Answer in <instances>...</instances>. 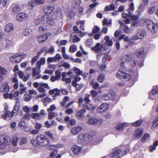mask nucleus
<instances>
[{
	"instance_id": "f257e3e1",
	"label": "nucleus",
	"mask_w": 158,
	"mask_h": 158,
	"mask_svg": "<svg viewBox=\"0 0 158 158\" xmlns=\"http://www.w3.org/2000/svg\"><path fill=\"white\" fill-rule=\"evenodd\" d=\"M45 62L44 58H41L36 63L37 67H35L32 69V74L33 77L35 79H38L40 78L41 75L40 73V68L41 65L44 64Z\"/></svg>"
},
{
	"instance_id": "f03ea898",
	"label": "nucleus",
	"mask_w": 158,
	"mask_h": 158,
	"mask_svg": "<svg viewBox=\"0 0 158 158\" xmlns=\"http://www.w3.org/2000/svg\"><path fill=\"white\" fill-rule=\"evenodd\" d=\"M37 140L39 146H46L50 143L49 139L44 135L37 136Z\"/></svg>"
},
{
	"instance_id": "7ed1b4c3",
	"label": "nucleus",
	"mask_w": 158,
	"mask_h": 158,
	"mask_svg": "<svg viewBox=\"0 0 158 158\" xmlns=\"http://www.w3.org/2000/svg\"><path fill=\"white\" fill-rule=\"evenodd\" d=\"M116 76L117 78L122 80L125 79L126 81H128L131 78L130 74L125 73L120 69L118 71L116 74Z\"/></svg>"
},
{
	"instance_id": "20e7f679",
	"label": "nucleus",
	"mask_w": 158,
	"mask_h": 158,
	"mask_svg": "<svg viewBox=\"0 0 158 158\" xmlns=\"http://www.w3.org/2000/svg\"><path fill=\"white\" fill-rule=\"evenodd\" d=\"M132 56V55L131 54L128 53L121 57L120 58V60L121 61L120 67L122 69L124 70L126 69L124 63L127 61H129Z\"/></svg>"
},
{
	"instance_id": "39448f33",
	"label": "nucleus",
	"mask_w": 158,
	"mask_h": 158,
	"mask_svg": "<svg viewBox=\"0 0 158 158\" xmlns=\"http://www.w3.org/2000/svg\"><path fill=\"white\" fill-rule=\"evenodd\" d=\"M103 122V119L102 118H92L88 120L87 123L89 125L100 126L102 124Z\"/></svg>"
},
{
	"instance_id": "423d86ee",
	"label": "nucleus",
	"mask_w": 158,
	"mask_h": 158,
	"mask_svg": "<svg viewBox=\"0 0 158 158\" xmlns=\"http://www.w3.org/2000/svg\"><path fill=\"white\" fill-rule=\"evenodd\" d=\"M26 56V55L24 54L19 53L15 54L10 58V60L12 62L14 61L16 63L19 62L22 59Z\"/></svg>"
},
{
	"instance_id": "0eeeda50",
	"label": "nucleus",
	"mask_w": 158,
	"mask_h": 158,
	"mask_svg": "<svg viewBox=\"0 0 158 158\" xmlns=\"http://www.w3.org/2000/svg\"><path fill=\"white\" fill-rule=\"evenodd\" d=\"M147 27L148 30L152 33L156 32L157 30V27L156 24H154V23L151 20H148L147 22Z\"/></svg>"
},
{
	"instance_id": "6e6552de",
	"label": "nucleus",
	"mask_w": 158,
	"mask_h": 158,
	"mask_svg": "<svg viewBox=\"0 0 158 158\" xmlns=\"http://www.w3.org/2000/svg\"><path fill=\"white\" fill-rule=\"evenodd\" d=\"M29 17L28 14L24 12H20L17 15L16 19L19 22H21L28 19Z\"/></svg>"
},
{
	"instance_id": "1a4fd4ad",
	"label": "nucleus",
	"mask_w": 158,
	"mask_h": 158,
	"mask_svg": "<svg viewBox=\"0 0 158 158\" xmlns=\"http://www.w3.org/2000/svg\"><path fill=\"white\" fill-rule=\"evenodd\" d=\"M9 137L5 135H2L0 136V142L2 144L0 145V149L3 148L6 146L8 142Z\"/></svg>"
},
{
	"instance_id": "9d476101",
	"label": "nucleus",
	"mask_w": 158,
	"mask_h": 158,
	"mask_svg": "<svg viewBox=\"0 0 158 158\" xmlns=\"http://www.w3.org/2000/svg\"><path fill=\"white\" fill-rule=\"evenodd\" d=\"M48 16L45 15L42 16L35 20V24L36 25H38L46 23L47 21V20L48 19Z\"/></svg>"
},
{
	"instance_id": "9b49d317",
	"label": "nucleus",
	"mask_w": 158,
	"mask_h": 158,
	"mask_svg": "<svg viewBox=\"0 0 158 158\" xmlns=\"http://www.w3.org/2000/svg\"><path fill=\"white\" fill-rule=\"evenodd\" d=\"M14 25L12 23H9L6 24L4 27V30L6 33L12 32L14 30Z\"/></svg>"
},
{
	"instance_id": "f8f14e48",
	"label": "nucleus",
	"mask_w": 158,
	"mask_h": 158,
	"mask_svg": "<svg viewBox=\"0 0 158 158\" xmlns=\"http://www.w3.org/2000/svg\"><path fill=\"white\" fill-rule=\"evenodd\" d=\"M139 40V39L135 35L132 36L129 40V41L128 42V46L126 45L125 46V47L126 48H129V46H131V47L133 46L134 45L136 44V41Z\"/></svg>"
},
{
	"instance_id": "ddd939ff",
	"label": "nucleus",
	"mask_w": 158,
	"mask_h": 158,
	"mask_svg": "<svg viewBox=\"0 0 158 158\" xmlns=\"http://www.w3.org/2000/svg\"><path fill=\"white\" fill-rule=\"evenodd\" d=\"M54 9V7L53 6L46 5L44 6L43 11L45 13L50 14L53 11Z\"/></svg>"
},
{
	"instance_id": "4468645a",
	"label": "nucleus",
	"mask_w": 158,
	"mask_h": 158,
	"mask_svg": "<svg viewBox=\"0 0 158 158\" xmlns=\"http://www.w3.org/2000/svg\"><path fill=\"white\" fill-rule=\"evenodd\" d=\"M109 108V104L106 103H104L102 104L97 109V111L99 113L105 111Z\"/></svg>"
},
{
	"instance_id": "2eb2a0df",
	"label": "nucleus",
	"mask_w": 158,
	"mask_h": 158,
	"mask_svg": "<svg viewBox=\"0 0 158 158\" xmlns=\"http://www.w3.org/2000/svg\"><path fill=\"white\" fill-rule=\"evenodd\" d=\"M52 16L54 19H58L61 18L62 16V10L60 8L57 9Z\"/></svg>"
},
{
	"instance_id": "dca6fc26",
	"label": "nucleus",
	"mask_w": 158,
	"mask_h": 158,
	"mask_svg": "<svg viewBox=\"0 0 158 158\" xmlns=\"http://www.w3.org/2000/svg\"><path fill=\"white\" fill-rule=\"evenodd\" d=\"M146 34V31L143 29L139 30L137 34L135 35L139 39H142L144 37Z\"/></svg>"
},
{
	"instance_id": "f3484780",
	"label": "nucleus",
	"mask_w": 158,
	"mask_h": 158,
	"mask_svg": "<svg viewBox=\"0 0 158 158\" xmlns=\"http://www.w3.org/2000/svg\"><path fill=\"white\" fill-rule=\"evenodd\" d=\"M85 112L84 109H82L80 110L77 111L76 113V118L80 119L84 118L85 117L84 113Z\"/></svg>"
},
{
	"instance_id": "a211bd4d",
	"label": "nucleus",
	"mask_w": 158,
	"mask_h": 158,
	"mask_svg": "<svg viewBox=\"0 0 158 158\" xmlns=\"http://www.w3.org/2000/svg\"><path fill=\"white\" fill-rule=\"evenodd\" d=\"M11 113L9 111H7L4 114L1 116V118H3L6 120H9L10 119L14 116H12Z\"/></svg>"
},
{
	"instance_id": "6ab92c4d",
	"label": "nucleus",
	"mask_w": 158,
	"mask_h": 158,
	"mask_svg": "<svg viewBox=\"0 0 158 158\" xmlns=\"http://www.w3.org/2000/svg\"><path fill=\"white\" fill-rule=\"evenodd\" d=\"M50 35V33H48L45 35H42L39 37L38 39L39 43H41L45 42L47 39L48 36Z\"/></svg>"
},
{
	"instance_id": "aec40b11",
	"label": "nucleus",
	"mask_w": 158,
	"mask_h": 158,
	"mask_svg": "<svg viewBox=\"0 0 158 158\" xmlns=\"http://www.w3.org/2000/svg\"><path fill=\"white\" fill-rule=\"evenodd\" d=\"M44 1V0H33L29 2V5L32 7H33L35 6V4L37 5L43 4Z\"/></svg>"
},
{
	"instance_id": "412c9836",
	"label": "nucleus",
	"mask_w": 158,
	"mask_h": 158,
	"mask_svg": "<svg viewBox=\"0 0 158 158\" xmlns=\"http://www.w3.org/2000/svg\"><path fill=\"white\" fill-rule=\"evenodd\" d=\"M19 103L16 102L13 110L11 112V114H12V116L16 115L19 112Z\"/></svg>"
},
{
	"instance_id": "4be33fe9",
	"label": "nucleus",
	"mask_w": 158,
	"mask_h": 158,
	"mask_svg": "<svg viewBox=\"0 0 158 158\" xmlns=\"http://www.w3.org/2000/svg\"><path fill=\"white\" fill-rule=\"evenodd\" d=\"M81 127L77 126L72 128L71 132L73 135H75L78 133L81 130Z\"/></svg>"
},
{
	"instance_id": "5701e85b",
	"label": "nucleus",
	"mask_w": 158,
	"mask_h": 158,
	"mask_svg": "<svg viewBox=\"0 0 158 158\" xmlns=\"http://www.w3.org/2000/svg\"><path fill=\"white\" fill-rule=\"evenodd\" d=\"M134 3L133 2H132L130 5L129 8L127 9L128 15L129 16H131L132 15V13L134 11Z\"/></svg>"
},
{
	"instance_id": "b1692460",
	"label": "nucleus",
	"mask_w": 158,
	"mask_h": 158,
	"mask_svg": "<svg viewBox=\"0 0 158 158\" xmlns=\"http://www.w3.org/2000/svg\"><path fill=\"white\" fill-rule=\"evenodd\" d=\"M128 125V124L126 123H123L118 124L116 127V129L118 131H121L123 130L125 127Z\"/></svg>"
},
{
	"instance_id": "393cba45",
	"label": "nucleus",
	"mask_w": 158,
	"mask_h": 158,
	"mask_svg": "<svg viewBox=\"0 0 158 158\" xmlns=\"http://www.w3.org/2000/svg\"><path fill=\"white\" fill-rule=\"evenodd\" d=\"M9 90V88L8 83L7 82H6L3 83L2 87L0 89V91L2 92L5 91L8 92Z\"/></svg>"
},
{
	"instance_id": "a878e982",
	"label": "nucleus",
	"mask_w": 158,
	"mask_h": 158,
	"mask_svg": "<svg viewBox=\"0 0 158 158\" xmlns=\"http://www.w3.org/2000/svg\"><path fill=\"white\" fill-rule=\"evenodd\" d=\"M81 150V148L77 145H73L72 148V150L75 154H77Z\"/></svg>"
},
{
	"instance_id": "bb28decb",
	"label": "nucleus",
	"mask_w": 158,
	"mask_h": 158,
	"mask_svg": "<svg viewBox=\"0 0 158 158\" xmlns=\"http://www.w3.org/2000/svg\"><path fill=\"white\" fill-rule=\"evenodd\" d=\"M31 116L33 118L36 120L42 119L44 118L43 115L40 114L39 113H33L31 114Z\"/></svg>"
},
{
	"instance_id": "cd10ccee",
	"label": "nucleus",
	"mask_w": 158,
	"mask_h": 158,
	"mask_svg": "<svg viewBox=\"0 0 158 158\" xmlns=\"http://www.w3.org/2000/svg\"><path fill=\"white\" fill-rule=\"evenodd\" d=\"M122 151L118 149L115 151L113 153L111 154V156L113 157L116 156L115 158H120L119 155H121Z\"/></svg>"
},
{
	"instance_id": "c85d7f7f",
	"label": "nucleus",
	"mask_w": 158,
	"mask_h": 158,
	"mask_svg": "<svg viewBox=\"0 0 158 158\" xmlns=\"http://www.w3.org/2000/svg\"><path fill=\"white\" fill-rule=\"evenodd\" d=\"M143 132V131L142 129H137L135 131V135L136 138L138 139L142 135Z\"/></svg>"
},
{
	"instance_id": "c756f323",
	"label": "nucleus",
	"mask_w": 158,
	"mask_h": 158,
	"mask_svg": "<svg viewBox=\"0 0 158 158\" xmlns=\"http://www.w3.org/2000/svg\"><path fill=\"white\" fill-rule=\"evenodd\" d=\"M12 41L9 38L6 39V44L5 47L6 49H8L12 45Z\"/></svg>"
},
{
	"instance_id": "7c9ffc66",
	"label": "nucleus",
	"mask_w": 158,
	"mask_h": 158,
	"mask_svg": "<svg viewBox=\"0 0 158 158\" xmlns=\"http://www.w3.org/2000/svg\"><path fill=\"white\" fill-rule=\"evenodd\" d=\"M19 94V92L18 91L13 92L10 93V99H16Z\"/></svg>"
},
{
	"instance_id": "2f4dec72",
	"label": "nucleus",
	"mask_w": 158,
	"mask_h": 158,
	"mask_svg": "<svg viewBox=\"0 0 158 158\" xmlns=\"http://www.w3.org/2000/svg\"><path fill=\"white\" fill-rule=\"evenodd\" d=\"M21 10V8L18 5H16L14 6L12 8L11 11L12 13L16 14L18 13Z\"/></svg>"
},
{
	"instance_id": "473e14b6",
	"label": "nucleus",
	"mask_w": 158,
	"mask_h": 158,
	"mask_svg": "<svg viewBox=\"0 0 158 158\" xmlns=\"http://www.w3.org/2000/svg\"><path fill=\"white\" fill-rule=\"evenodd\" d=\"M102 98L105 101L114 100V98H111L108 93L104 94L102 96Z\"/></svg>"
},
{
	"instance_id": "72a5a7b5",
	"label": "nucleus",
	"mask_w": 158,
	"mask_h": 158,
	"mask_svg": "<svg viewBox=\"0 0 158 158\" xmlns=\"http://www.w3.org/2000/svg\"><path fill=\"white\" fill-rule=\"evenodd\" d=\"M102 48V46L100 44L97 43L95 46L92 48V50H94L96 52H99Z\"/></svg>"
},
{
	"instance_id": "f704fd0d",
	"label": "nucleus",
	"mask_w": 158,
	"mask_h": 158,
	"mask_svg": "<svg viewBox=\"0 0 158 158\" xmlns=\"http://www.w3.org/2000/svg\"><path fill=\"white\" fill-rule=\"evenodd\" d=\"M104 40L106 41V44L107 45L111 46L112 45V40L110 39L109 36H106L104 38Z\"/></svg>"
},
{
	"instance_id": "c9c22d12",
	"label": "nucleus",
	"mask_w": 158,
	"mask_h": 158,
	"mask_svg": "<svg viewBox=\"0 0 158 158\" xmlns=\"http://www.w3.org/2000/svg\"><path fill=\"white\" fill-rule=\"evenodd\" d=\"M144 53V49L143 48H141L138 50L136 53V54L138 57H141L143 56Z\"/></svg>"
},
{
	"instance_id": "e433bc0d",
	"label": "nucleus",
	"mask_w": 158,
	"mask_h": 158,
	"mask_svg": "<svg viewBox=\"0 0 158 158\" xmlns=\"http://www.w3.org/2000/svg\"><path fill=\"white\" fill-rule=\"evenodd\" d=\"M56 75L55 76L52 77L50 78V80L51 81L54 82L55 81L58 80L60 77V75L59 73H57L56 72Z\"/></svg>"
},
{
	"instance_id": "4c0bfd02",
	"label": "nucleus",
	"mask_w": 158,
	"mask_h": 158,
	"mask_svg": "<svg viewBox=\"0 0 158 158\" xmlns=\"http://www.w3.org/2000/svg\"><path fill=\"white\" fill-rule=\"evenodd\" d=\"M81 0H74L72 2V6L76 8L78 7L81 3Z\"/></svg>"
},
{
	"instance_id": "58836bf2",
	"label": "nucleus",
	"mask_w": 158,
	"mask_h": 158,
	"mask_svg": "<svg viewBox=\"0 0 158 158\" xmlns=\"http://www.w3.org/2000/svg\"><path fill=\"white\" fill-rule=\"evenodd\" d=\"M129 62V64L131 65V66L133 67L136 65L137 63V61L136 60H135L133 56H132Z\"/></svg>"
},
{
	"instance_id": "ea45409f",
	"label": "nucleus",
	"mask_w": 158,
	"mask_h": 158,
	"mask_svg": "<svg viewBox=\"0 0 158 158\" xmlns=\"http://www.w3.org/2000/svg\"><path fill=\"white\" fill-rule=\"evenodd\" d=\"M87 134H80L78 136V141L80 142L83 143L84 139L85 137H87Z\"/></svg>"
},
{
	"instance_id": "a19ab883",
	"label": "nucleus",
	"mask_w": 158,
	"mask_h": 158,
	"mask_svg": "<svg viewBox=\"0 0 158 158\" xmlns=\"http://www.w3.org/2000/svg\"><path fill=\"white\" fill-rule=\"evenodd\" d=\"M31 31V29L28 28H26L23 31V35L26 36H29Z\"/></svg>"
},
{
	"instance_id": "79ce46f5",
	"label": "nucleus",
	"mask_w": 158,
	"mask_h": 158,
	"mask_svg": "<svg viewBox=\"0 0 158 158\" xmlns=\"http://www.w3.org/2000/svg\"><path fill=\"white\" fill-rule=\"evenodd\" d=\"M123 39L126 42H129V38L127 36H126L124 35H120L118 37V40H121Z\"/></svg>"
},
{
	"instance_id": "37998d69",
	"label": "nucleus",
	"mask_w": 158,
	"mask_h": 158,
	"mask_svg": "<svg viewBox=\"0 0 158 158\" xmlns=\"http://www.w3.org/2000/svg\"><path fill=\"white\" fill-rule=\"evenodd\" d=\"M115 7L113 4H111L109 6H106L105 8V11H107L110 10H114L115 9Z\"/></svg>"
},
{
	"instance_id": "c03bdc74",
	"label": "nucleus",
	"mask_w": 158,
	"mask_h": 158,
	"mask_svg": "<svg viewBox=\"0 0 158 158\" xmlns=\"http://www.w3.org/2000/svg\"><path fill=\"white\" fill-rule=\"evenodd\" d=\"M158 145V141H156L154 143L153 145H151L149 148V150L150 152H152L156 148V147Z\"/></svg>"
},
{
	"instance_id": "a18cd8bd",
	"label": "nucleus",
	"mask_w": 158,
	"mask_h": 158,
	"mask_svg": "<svg viewBox=\"0 0 158 158\" xmlns=\"http://www.w3.org/2000/svg\"><path fill=\"white\" fill-rule=\"evenodd\" d=\"M57 113H54L52 111L49 112L48 113V118L51 119L57 116Z\"/></svg>"
},
{
	"instance_id": "49530a36",
	"label": "nucleus",
	"mask_w": 158,
	"mask_h": 158,
	"mask_svg": "<svg viewBox=\"0 0 158 158\" xmlns=\"http://www.w3.org/2000/svg\"><path fill=\"white\" fill-rule=\"evenodd\" d=\"M90 97V95L89 94H85L84 100L85 103H89L91 102V100L89 99V98Z\"/></svg>"
},
{
	"instance_id": "de8ad7c7",
	"label": "nucleus",
	"mask_w": 158,
	"mask_h": 158,
	"mask_svg": "<svg viewBox=\"0 0 158 158\" xmlns=\"http://www.w3.org/2000/svg\"><path fill=\"white\" fill-rule=\"evenodd\" d=\"M87 137L85 138L83 143H89L92 140V137L91 135H89L87 134Z\"/></svg>"
},
{
	"instance_id": "09e8293b",
	"label": "nucleus",
	"mask_w": 158,
	"mask_h": 158,
	"mask_svg": "<svg viewBox=\"0 0 158 158\" xmlns=\"http://www.w3.org/2000/svg\"><path fill=\"white\" fill-rule=\"evenodd\" d=\"M73 70L77 75H82L83 74L82 71H81L79 69L76 68L74 67L73 68Z\"/></svg>"
},
{
	"instance_id": "8fccbe9b",
	"label": "nucleus",
	"mask_w": 158,
	"mask_h": 158,
	"mask_svg": "<svg viewBox=\"0 0 158 158\" xmlns=\"http://www.w3.org/2000/svg\"><path fill=\"white\" fill-rule=\"evenodd\" d=\"M19 143L20 145H23L27 142V140L26 138L23 137L21 138L19 140Z\"/></svg>"
},
{
	"instance_id": "3c124183",
	"label": "nucleus",
	"mask_w": 158,
	"mask_h": 158,
	"mask_svg": "<svg viewBox=\"0 0 158 158\" xmlns=\"http://www.w3.org/2000/svg\"><path fill=\"white\" fill-rule=\"evenodd\" d=\"M85 21H77L76 23V24L77 25H78L79 24H80V28L81 29L83 30H84V25Z\"/></svg>"
},
{
	"instance_id": "603ef678",
	"label": "nucleus",
	"mask_w": 158,
	"mask_h": 158,
	"mask_svg": "<svg viewBox=\"0 0 158 158\" xmlns=\"http://www.w3.org/2000/svg\"><path fill=\"white\" fill-rule=\"evenodd\" d=\"M8 71L5 68L0 67V74L4 75H6L8 73Z\"/></svg>"
},
{
	"instance_id": "864d4df0",
	"label": "nucleus",
	"mask_w": 158,
	"mask_h": 158,
	"mask_svg": "<svg viewBox=\"0 0 158 158\" xmlns=\"http://www.w3.org/2000/svg\"><path fill=\"white\" fill-rule=\"evenodd\" d=\"M20 93L22 94L25 93L26 89V88L24 87V85L23 84H21L20 85Z\"/></svg>"
},
{
	"instance_id": "5fc2aeb1",
	"label": "nucleus",
	"mask_w": 158,
	"mask_h": 158,
	"mask_svg": "<svg viewBox=\"0 0 158 158\" xmlns=\"http://www.w3.org/2000/svg\"><path fill=\"white\" fill-rule=\"evenodd\" d=\"M18 138L16 136H15L12 139V144L14 146L17 145Z\"/></svg>"
},
{
	"instance_id": "6e6d98bb",
	"label": "nucleus",
	"mask_w": 158,
	"mask_h": 158,
	"mask_svg": "<svg viewBox=\"0 0 158 158\" xmlns=\"http://www.w3.org/2000/svg\"><path fill=\"white\" fill-rule=\"evenodd\" d=\"M93 40L92 39H89L87 40L85 42V44L88 47H91L93 44Z\"/></svg>"
},
{
	"instance_id": "4d7b16f0",
	"label": "nucleus",
	"mask_w": 158,
	"mask_h": 158,
	"mask_svg": "<svg viewBox=\"0 0 158 158\" xmlns=\"http://www.w3.org/2000/svg\"><path fill=\"white\" fill-rule=\"evenodd\" d=\"M70 40L73 39L72 42L77 43L80 40V38L77 37H73L72 36L70 37Z\"/></svg>"
},
{
	"instance_id": "13d9d810",
	"label": "nucleus",
	"mask_w": 158,
	"mask_h": 158,
	"mask_svg": "<svg viewBox=\"0 0 158 158\" xmlns=\"http://www.w3.org/2000/svg\"><path fill=\"white\" fill-rule=\"evenodd\" d=\"M150 135L148 134H146L143 137L141 140L142 142H145L149 139Z\"/></svg>"
},
{
	"instance_id": "bf43d9fd",
	"label": "nucleus",
	"mask_w": 158,
	"mask_h": 158,
	"mask_svg": "<svg viewBox=\"0 0 158 158\" xmlns=\"http://www.w3.org/2000/svg\"><path fill=\"white\" fill-rule=\"evenodd\" d=\"M111 24V20H110L109 22H108V20L106 19H104L102 22L103 25H106L107 26H108L109 25Z\"/></svg>"
},
{
	"instance_id": "052dcab7",
	"label": "nucleus",
	"mask_w": 158,
	"mask_h": 158,
	"mask_svg": "<svg viewBox=\"0 0 158 158\" xmlns=\"http://www.w3.org/2000/svg\"><path fill=\"white\" fill-rule=\"evenodd\" d=\"M98 81L99 82H102L105 79V76L103 74L100 75L98 77Z\"/></svg>"
},
{
	"instance_id": "680f3d73",
	"label": "nucleus",
	"mask_w": 158,
	"mask_h": 158,
	"mask_svg": "<svg viewBox=\"0 0 158 158\" xmlns=\"http://www.w3.org/2000/svg\"><path fill=\"white\" fill-rule=\"evenodd\" d=\"M46 24L48 26L52 25L54 23V22L49 16H48V19Z\"/></svg>"
},
{
	"instance_id": "e2e57ef3",
	"label": "nucleus",
	"mask_w": 158,
	"mask_h": 158,
	"mask_svg": "<svg viewBox=\"0 0 158 158\" xmlns=\"http://www.w3.org/2000/svg\"><path fill=\"white\" fill-rule=\"evenodd\" d=\"M115 92L112 89H110L109 90V95L111 98H114V99L115 98Z\"/></svg>"
},
{
	"instance_id": "0e129e2a",
	"label": "nucleus",
	"mask_w": 158,
	"mask_h": 158,
	"mask_svg": "<svg viewBox=\"0 0 158 158\" xmlns=\"http://www.w3.org/2000/svg\"><path fill=\"white\" fill-rule=\"evenodd\" d=\"M158 86H155L153 87L151 93L154 95H155L158 93Z\"/></svg>"
},
{
	"instance_id": "69168bd1",
	"label": "nucleus",
	"mask_w": 158,
	"mask_h": 158,
	"mask_svg": "<svg viewBox=\"0 0 158 158\" xmlns=\"http://www.w3.org/2000/svg\"><path fill=\"white\" fill-rule=\"evenodd\" d=\"M156 10V8L154 7H149L148 9V12L150 14H152L154 13Z\"/></svg>"
},
{
	"instance_id": "338daca9",
	"label": "nucleus",
	"mask_w": 158,
	"mask_h": 158,
	"mask_svg": "<svg viewBox=\"0 0 158 158\" xmlns=\"http://www.w3.org/2000/svg\"><path fill=\"white\" fill-rule=\"evenodd\" d=\"M142 123V120H139L138 121H136L135 122L133 123L132 124L133 125L135 126L138 127L140 126Z\"/></svg>"
},
{
	"instance_id": "774afa93",
	"label": "nucleus",
	"mask_w": 158,
	"mask_h": 158,
	"mask_svg": "<svg viewBox=\"0 0 158 158\" xmlns=\"http://www.w3.org/2000/svg\"><path fill=\"white\" fill-rule=\"evenodd\" d=\"M158 126V116L156 119L153 122V124L152 126V127L153 129V127H155Z\"/></svg>"
}]
</instances>
